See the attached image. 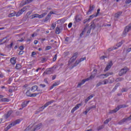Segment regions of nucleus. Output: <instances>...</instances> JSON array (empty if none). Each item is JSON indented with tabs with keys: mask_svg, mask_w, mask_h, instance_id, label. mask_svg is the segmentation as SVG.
Here are the masks:
<instances>
[{
	"mask_svg": "<svg viewBox=\"0 0 131 131\" xmlns=\"http://www.w3.org/2000/svg\"><path fill=\"white\" fill-rule=\"evenodd\" d=\"M126 107H127V105L126 104H120L119 105H118L117 107L115 108V109L113 110H110L108 113L110 114L116 113V112H117V111H118L120 109H121V108H126Z\"/></svg>",
	"mask_w": 131,
	"mask_h": 131,
	"instance_id": "obj_1",
	"label": "nucleus"
},
{
	"mask_svg": "<svg viewBox=\"0 0 131 131\" xmlns=\"http://www.w3.org/2000/svg\"><path fill=\"white\" fill-rule=\"evenodd\" d=\"M56 68H57V67L56 66H54L52 68L47 69L44 73H46V74H52L54 73V71H55V69H56Z\"/></svg>",
	"mask_w": 131,
	"mask_h": 131,
	"instance_id": "obj_2",
	"label": "nucleus"
},
{
	"mask_svg": "<svg viewBox=\"0 0 131 131\" xmlns=\"http://www.w3.org/2000/svg\"><path fill=\"white\" fill-rule=\"evenodd\" d=\"M47 14H48V12L43 13L41 15H39L38 14H34L32 15V19H33L34 18H39V19H41V18H43V17H45Z\"/></svg>",
	"mask_w": 131,
	"mask_h": 131,
	"instance_id": "obj_3",
	"label": "nucleus"
},
{
	"mask_svg": "<svg viewBox=\"0 0 131 131\" xmlns=\"http://www.w3.org/2000/svg\"><path fill=\"white\" fill-rule=\"evenodd\" d=\"M21 120L19 119L16 120L15 121L11 123L10 124H9L7 127V129H10V128L12 127V126H14V125H16V124H19L20 123Z\"/></svg>",
	"mask_w": 131,
	"mask_h": 131,
	"instance_id": "obj_4",
	"label": "nucleus"
},
{
	"mask_svg": "<svg viewBox=\"0 0 131 131\" xmlns=\"http://www.w3.org/2000/svg\"><path fill=\"white\" fill-rule=\"evenodd\" d=\"M129 30H131V23L125 27L124 31L123 32L122 36H126V33L128 32Z\"/></svg>",
	"mask_w": 131,
	"mask_h": 131,
	"instance_id": "obj_5",
	"label": "nucleus"
},
{
	"mask_svg": "<svg viewBox=\"0 0 131 131\" xmlns=\"http://www.w3.org/2000/svg\"><path fill=\"white\" fill-rule=\"evenodd\" d=\"M127 70L128 69L127 67H124V68L122 69L119 72V76H122V75H124L127 72Z\"/></svg>",
	"mask_w": 131,
	"mask_h": 131,
	"instance_id": "obj_6",
	"label": "nucleus"
},
{
	"mask_svg": "<svg viewBox=\"0 0 131 131\" xmlns=\"http://www.w3.org/2000/svg\"><path fill=\"white\" fill-rule=\"evenodd\" d=\"M78 54V53H77V52H76L73 54V56L71 58L69 61V65H70V64H71L72 63H73V61L76 60V58H77Z\"/></svg>",
	"mask_w": 131,
	"mask_h": 131,
	"instance_id": "obj_7",
	"label": "nucleus"
},
{
	"mask_svg": "<svg viewBox=\"0 0 131 131\" xmlns=\"http://www.w3.org/2000/svg\"><path fill=\"white\" fill-rule=\"evenodd\" d=\"M97 22H98L97 19H94L93 21H92L90 26V28L91 29H95L96 27Z\"/></svg>",
	"mask_w": 131,
	"mask_h": 131,
	"instance_id": "obj_8",
	"label": "nucleus"
},
{
	"mask_svg": "<svg viewBox=\"0 0 131 131\" xmlns=\"http://www.w3.org/2000/svg\"><path fill=\"white\" fill-rule=\"evenodd\" d=\"M85 59H86L85 57H83L78 60H77L75 63L74 64V66L72 67V68H73V67H76V66H77V65H78V64H79L80 62H82V61H84Z\"/></svg>",
	"mask_w": 131,
	"mask_h": 131,
	"instance_id": "obj_9",
	"label": "nucleus"
},
{
	"mask_svg": "<svg viewBox=\"0 0 131 131\" xmlns=\"http://www.w3.org/2000/svg\"><path fill=\"white\" fill-rule=\"evenodd\" d=\"M12 113H13V111L12 110L8 111L7 113L4 115V118L5 119H8L9 117L11 116V115L12 114Z\"/></svg>",
	"mask_w": 131,
	"mask_h": 131,
	"instance_id": "obj_10",
	"label": "nucleus"
},
{
	"mask_svg": "<svg viewBox=\"0 0 131 131\" xmlns=\"http://www.w3.org/2000/svg\"><path fill=\"white\" fill-rule=\"evenodd\" d=\"M82 106V103H79L77 104L72 110H71V113H74L75 111H76L78 108H79L80 106Z\"/></svg>",
	"mask_w": 131,
	"mask_h": 131,
	"instance_id": "obj_11",
	"label": "nucleus"
},
{
	"mask_svg": "<svg viewBox=\"0 0 131 131\" xmlns=\"http://www.w3.org/2000/svg\"><path fill=\"white\" fill-rule=\"evenodd\" d=\"M113 65V63L112 62V61H111L108 63V65L106 67L105 69H104V72H106V71H108L111 67H112V66Z\"/></svg>",
	"mask_w": 131,
	"mask_h": 131,
	"instance_id": "obj_12",
	"label": "nucleus"
},
{
	"mask_svg": "<svg viewBox=\"0 0 131 131\" xmlns=\"http://www.w3.org/2000/svg\"><path fill=\"white\" fill-rule=\"evenodd\" d=\"M52 14H54V12L53 11H51L48 15L45 17V22H47V21H49L50 20V18H51V16H52Z\"/></svg>",
	"mask_w": 131,
	"mask_h": 131,
	"instance_id": "obj_13",
	"label": "nucleus"
},
{
	"mask_svg": "<svg viewBox=\"0 0 131 131\" xmlns=\"http://www.w3.org/2000/svg\"><path fill=\"white\" fill-rule=\"evenodd\" d=\"M95 9V6L90 5L89 11L87 12V15H90L92 13V11H94Z\"/></svg>",
	"mask_w": 131,
	"mask_h": 131,
	"instance_id": "obj_14",
	"label": "nucleus"
},
{
	"mask_svg": "<svg viewBox=\"0 0 131 131\" xmlns=\"http://www.w3.org/2000/svg\"><path fill=\"white\" fill-rule=\"evenodd\" d=\"M40 127H41V123H39L35 126L34 127V131L38 130V129H40Z\"/></svg>",
	"mask_w": 131,
	"mask_h": 131,
	"instance_id": "obj_15",
	"label": "nucleus"
},
{
	"mask_svg": "<svg viewBox=\"0 0 131 131\" xmlns=\"http://www.w3.org/2000/svg\"><path fill=\"white\" fill-rule=\"evenodd\" d=\"M121 14H122V12H118L115 14V19H118L120 16H121Z\"/></svg>",
	"mask_w": 131,
	"mask_h": 131,
	"instance_id": "obj_16",
	"label": "nucleus"
},
{
	"mask_svg": "<svg viewBox=\"0 0 131 131\" xmlns=\"http://www.w3.org/2000/svg\"><path fill=\"white\" fill-rule=\"evenodd\" d=\"M75 20L77 22H80L81 21V16L80 15H77L75 17Z\"/></svg>",
	"mask_w": 131,
	"mask_h": 131,
	"instance_id": "obj_17",
	"label": "nucleus"
},
{
	"mask_svg": "<svg viewBox=\"0 0 131 131\" xmlns=\"http://www.w3.org/2000/svg\"><path fill=\"white\" fill-rule=\"evenodd\" d=\"M37 90H38V86H37V85H34L32 86L31 91H32V92H36Z\"/></svg>",
	"mask_w": 131,
	"mask_h": 131,
	"instance_id": "obj_18",
	"label": "nucleus"
},
{
	"mask_svg": "<svg viewBox=\"0 0 131 131\" xmlns=\"http://www.w3.org/2000/svg\"><path fill=\"white\" fill-rule=\"evenodd\" d=\"M85 81H86L85 79L82 80L81 82H80L78 84L77 87L80 88V86H81V85H82V84H84V82H85Z\"/></svg>",
	"mask_w": 131,
	"mask_h": 131,
	"instance_id": "obj_19",
	"label": "nucleus"
},
{
	"mask_svg": "<svg viewBox=\"0 0 131 131\" xmlns=\"http://www.w3.org/2000/svg\"><path fill=\"white\" fill-rule=\"evenodd\" d=\"M10 62L12 65H15L16 64V58L15 57H12L10 59Z\"/></svg>",
	"mask_w": 131,
	"mask_h": 131,
	"instance_id": "obj_20",
	"label": "nucleus"
},
{
	"mask_svg": "<svg viewBox=\"0 0 131 131\" xmlns=\"http://www.w3.org/2000/svg\"><path fill=\"white\" fill-rule=\"evenodd\" d=\"M92 98H94V95H91L90 96H89L85 100V103L86 104V103H88V102H89V101H90V100H91V99H92Z\"/></svg>",
	"mask_w": 131,
	"mask_h": 131,
	"instance_id": "obj_21",
	"label": "nucleus"
},
{
	"mask_svg": "<svg viewBox=\"0 0 131 131\" xmlns=\"http://www.w3.org/2000/svg\"><path fill=\"white\" fill-rule=\"evenodd\" d=\"M28 103H29V101H25V102H23V103L21 104V106L23 107V108L26 107L27 106V104H28Z\"/></svg>",
	"mask_w": 131,
	"mask_h": 131,
	"instance_id": "obj_22",
	"label": "nucleus"
},
{
	"mask_svg": "<svg viewBox=\"0 0 131 131\" xmlns=\"http://www.w3.org/2000/svg\"><path fill=\"white\" fill-rule=\"evenodd\" d=\"M94 78H95V76H94L93 75H91L89 78H87L85 79L86 80V81H89V80L94 79Z\"/></svg>",
	"mask_w": 131,
	"mask_h": 131,
	"instance_id": "obj_23",
	"label": "nucleus"
},
{
	"mask_svg": "<svg viewBox=\"0 0 131 131\" xmlns=\"http://www.w3.org/2000/svg\"><path fill=\"white\" fill-rule=\"evenodd\" d=\"M54 100H51L45 104V107H48L49 105H51V104H52V103H54Z\"/></svg>",
	"mask_w": 131,
	"mask_h": 131,
	"instance_id": "obj_24",
	"label": "nucleus"
},
{
	"mask_svg": "<svg viewBox=\"0 0 131 131\" xmlns=\"http://www.w3.org/2000/svg\"><path fill=\"white\" fill-rule=\"evenodd\" d=\"M21 68L22 66L20 64L18 63L16 64L15 69H21Z\"/></svg>",
	"mask_w": 131,
	"mask_h": 131,
	"instance_id": "obj_25",
	"label": "nucleus"
},
{
	"mask_svg": "<svg viewBox=\"0 0 131 131\" xmlns=\"http://www.w3.org/2000/svg\"><path fill=\"white\" fill-rule=\"evenodd\" d=\"M129 118L123 119L122 120H121V121L119 122V123H120V124H121L122 123H123L124 122H125V121H127V120H128Z\"/></svg>",
	"mask_w": 131,
	"mask_h": 131,
	"instance_id": "obj_26",
	"label": "nucleus"
},
{
	"mask_svg": "<svg viewBox=\"0 0 131 131\" xmlns=\"http://www.w3.org/2000/svg\"><path fill=\"white\" fill-rule=\"evenodd\" d=\"M123 42H124V40H122L121 42H119V43H118L117 44V47L119 48V47H121V46L122 45V43H123Z\"/></svg>",
	"mask_w": 131,
	"mask_h": 131,
	"instance_id": "obj_27",
	"label": "nucleus"
},
{
	"mask_svg": "<svg viewBox=\"0 0 131 131\" xmlns=\"http://www.w3.org/2000/svg\"><path fill=\"white\" fill-rule=\"evenodd\" d=\"M9 101L10 99L8 98H2L1 99V102H9Z\"/></svg>",
	"mask_w": 131,
	"mask_h": 131,
	"instance_id": "obj_28",
	"label": "nucleus"
},
{
	"mask_svg": "<svg viewBox=\"0 0 131 131\" xmlns=\"http://www.w3.org/2000/svg\"><path fill=\"white\" fill-rule=\"evenodd\" d=\"M104 127H105V126H104V125L99 126L97 127V130H101V129H103V128H104Z\"/></svg>",
	"mask_w": 131,
	"mask_h": 131,
	"instance_id": "obj_29",
	"label": "nucleus"
},
{
	"mask_svg": "<svg viewBox=\"0 0 131 131\" xmlns=\"http://www.w3.org/2000/svg\"><path fill=\"white\" fill-rule=\"evenodd\" d=\"M5 38H7V37H6L5 38H3V39H0V45H4V43H6V42H7V41H5L3 42H2Z\"/></svg>",
	"mask_w": 131,
	"mask_h": 131,
	"instance_id": "obj_30",
	"label": "nucleus"
},
{
	"mask_svg": "<svg viewBox=\"0 0 131 131\" xmlns=\"http://www.w3.org/2000/svg\"><path fill=\"white\" fill-rule=\"evenodd\" d=\"M124 79L123 78H118L117 79H116V81L117 82H118L119 81H122V80H123Z\"/></svg>",
	"mask_w": 131,
	"mask_h": 131,
	"instance_id": "obj_31",
	"label": "nucleus"
},
{
	"mask_svg": "<svg viewBox=\"0 0 131 131\" xmlns=\"http://www.w3.org/2000/svg\"><path fill=\"white\" fill-rule=\"evenodd\" d=\"M14 16H16V12H13L8 15V17H14Z\"/></svg>",
	"mask_w": 131,
	"mask_h": 131,
	"instance_id": "obj_32",
	"label": "nucleus"
},
{
	"mask_svg": "<svg viewBox=\"0 0 131 131\" xmlns=\"http://www.w3.org/2000/svg\"><path fill=\"white\" fill-rule=\"evenodd\" d=\"M55 32L56 34H60V29H59V27H56L55 30Z\"/></svg>",
	"mask_w": 131,
	"mask_h": 131,
	"instance_id": "obj_33",
	"label": "nucleus"
},
{
	"mask_svg": "<svg viewBox=\"0 0 131 131\" xmlns=\"http://www.w3.org/2000/svg\"><path fill=\"white\" fill-rule=\"evenodd\" d=\"M22 14L23 13L19 10L15 15L16 17H19V16H20V15H22Z\"/></svg>",
	"mask_w": 131,
	"mask_h": 131,
	"instance_id": "obj_34",
	"label": "nucleus"
},
{
	"mask_svg": "<svg viewBox=\"0 0 131 131\" xmlns=\"http://www.w3.org/2000/svg\"><path fill=\"white\" fill-rule=\"evenodd\" d=\"M32 2H33V0H26L25 5H26V4H30V3H32Z\"/></svg>",
	"mask_w": 131,
	"mask_h": 131,
	"instance_id": "obj_35",
	"label": "nucleus"
},
{
	"mask_svg": "<svg viewBox=\"0 0 131 131\" xmlns=\"http://www.w3.org/2000/svg\"><path fill=\"white\" fill-rule=\"evenodd\" d=\"M102 82H104L102 84H107V83L109 82V80H108V79H105L104 80L102 81Z\"/></svg>",
	"mask_w": 131,
	"mask_h": 131,
	"instance_id": "obj_36",
	"label": "nucleus"
},
{
	"mask_svg": "<svg viewBox=\"0 0 131 131\" xmlns=\"http://www.w3.org/2000/svg\"><path fill=\"white\" fill-rule=\"evenodd\" d=\"M102 82H104L102 84H107V83L109 82V80H108V79H105L104 80L102 81Z\"/></svg>",
	"mask_w": 131,
	"mask_h": 131,
	"instance_id": "obj_37",
	"label": "nucleus"
},
{
	"mask_svg": "<svg viewBox=\"0 0 131 131\" xmlns=\"http://www.w3.org/2000/svg\"><path fill=\"white\" fill-rule=\"evenodd\" d=\"M87 28H85L84 29V30L81 32V33L80 34V37H82V35H83V33H84V32L86 30Z\"/></svg>",
	"mask_w": 131,
	"mask_h": 131,
	"instance_id": "obj_38",
	"label": "nucleus"
},
{
	"mask_svg": "<svg viewBox=\"0 0 131 131\" xmlns=\"http://www.w3.org/2000/svg\"><path fill=\"white\" fill-rule=\"evenodd\" d=\"M97 16L96 14H93L92 15L90 16L89 19H90V20H92L93 18H95V17H97Z\"/></svg>",
	"mask_w": 131,
	"mask_h": 131,
	"instance_id": "obj_39",
	"label": "nucleus"
},
{
	"mask_svg": "<svg viewBox=\"0 0 131 131\" xmlns=\"http://www.w3.org/2000/svg\"><path fill=\"white\" fill-rule=\"evenodd\" d=\"M97 77H98V78H105V77H104V74H100L98 76H97Z\"/></svg>",
	"mask_w": 131,
	"mask_h": 131,
	"instance_id": "obj_40",
	"label": "nucleus"
},
{
	"mask_svg": "<svg viewBox=\"0 0 131 131\" xmlns=\"http://www.w3.org/2000/svg\"><path fill=\"white\" fill-rule=\"evenodd\" d=\"M90 20H91V18H86L83 20V23L84 24H85L86 22H89V21H90Z\"/></svg>",
	"mask_w": 131,
	"mask_h": 131,
	"instance_id": "obj_41",
	"label": "nucleus"
},
{
	"mask_svg": "<svg viewBox=\"0 0 131 131\" xmlns=\"http://www.w3.org/2000/svg\"><path fill=\"white\" fill-rule=\"evenodd\" d=\"M108 58L107 56H102L100 57V60H104V59Z\"/></svg>",
	"mask_w": 131,
	"mask_h": 131,
	"instance_id": "obj_42",
	"label": "nucleus"
},
{
	"mask_svg": "<svg viewBox=\"0 0 131 131\" xmlns=\"http://www.w3.org/2000/svg\"><path fill=\"white\" fill-rule=\"evenodd\" d=\"M111 121V118H108V119H106V120L104 121V123H105V124H107L109 122V121Z\"/></svg>",
	"mask_w": 131,
	"mask_h": 131,
	"instance_id": "obj_43",
	"label": "nucleus"
},
{
	"mask_svg": "<svg viewBox=\"0 0 131 131\" xmlns=\"http://www.w3.org/2000/svg\"><path fill=\"white\" fill-rule=\"evenodd\" d=\"M26 94L27 96V97H31V93L29 91H27L26 92Z\"/></svg>",
	"mask_w": 131,
	"mask_h": 131,
	"instance_id": "obj_44",
	"label": "nucleus"
},
{
	"mask_svg": "<svg viewBox=\"0 0 131 131\" xmlns=\"http://www.w3.org/2000/svg\"><path fill=\"white\" fill-rule=\"evenodd\" d=\"M60 82L58 81V82H55L53 84V86H57V85H59Z\"/></svg>",
	"mask_w": 131,
	"mask_h": 131,
	"instance_id": "obj_45",
	"label": "nucleus"
},
{
	"mask_svg": "<svg viewBox=\"0 0 131 131\" xmlns=\"http://www.w3.org/2000/svg\"><path fill=\"white\" fill-rule=\"evenodd\" d=\"M51 49H52V46H47L45 51H48L49 50H51Z\"/></svg>",
	"mask_w": 131,
	"mask_h": 131,
	"instance_id": "obj_46",
	"label": "nucleus"
},
{
	"mask_svg": "<svg viewBox=\"0 0 131 131\" xmlns=\"http://www.w3.org/2000/svg\"><path fill=\"white\" fill-rule=\"evenodd\" d=\"M103 84V83L102 82H99L97 84H96V88H98L100 86V85H102Z\"/></svg>",
	"mask_w": 131,
	"mask_h": 131,
	"instance_id": "obj_47",
	"label": "nucleus"
},
{
	"mask_svg": "<svg viewBox=\"0 0 131 131\" xmlns=\"http://www.w3.org/2000/svg\"><path fill=\"white\" fill-rule=\"evenodd\" d=\"M106 74V76H107V77H108V76H110V75H113V72H111V73L107 72Z\"/></svg>",
	"mask_w": 131,
	"mask_h": 131,
	"instance_id": "obj_48",
	"label": "nucleus"
},
{
	"mask_svg": "<svg viewBox=\"0 0 131 131\" xmlns=\"http://www.w3.org/2000/svg\"><path fill=\"white\" fill-rule=\"evenodd\" d=\"M96 105H95L89 107V108L90 109V110H92V109H96Z\"/></svg>",
	"mask_w": 131,
	"mask_h": 131,
	"instance_id": "obj_49",
	"label": "nucleus"
},
{
	"mask_svg": "<svg viewBox=\"0 0 131 131\" xmlns=\"http://www.w3.org/2000/svg\"><path fill=\"white\" fill-rule=\"evenodd\" d=\"M57 60V54H55L53 57V62H55Z\"/></svg>",
	"mask_w": 131,
	"mask_h": 131,
	"instance_id": "obj_50",
	"label": "nucleus"
},
{
	"mask_svg": "<svg viewBox=\"0 0 131 131\" xmlns=\"http://www.w3.org/2000/svg\"><path fill=\"white\" fill-rule=\"evenodd\" d=\"M26 10V8L24 7L22 8L21 10H20L19 11L23 13L24 12H25Z\"/></svg>",
	"mask_w": 131,
	"mask_h": 131,
	"instance_id": "obj_51",
	"label": "nucleus"
},
{
	"mask_svg": "<svg viewBox=\"0 0 131 131\" xmlns=\"http://www.w3.org/2000/svg\"><path fill=\"white\" fill-rule=\"evenodd\" d=\"M13 45H14V43L11 42L10 45L8 46V48H12V47H13Z\"/></svg>",
	"mask_w": 131,
	"mask_h": 131,
	"instance_id": "obj_52",
	"label": "nucleus"
},
{
	"mask_svg": "<svg viewBox=\"0 0 131 131\" xmlns=\"http://www.w3.org/2000/svg\"><path fill=\"white\" fill-rule=\"evenodd\" d=\"M56 27V24L53 23L52 25V28L53 29H55V28Z\"/></svg>",
	"mask_w": 131,
	"mask_h": 131,
	"instance_id": "obj_53",
	"label": "nucleus"
},
{
	"mask_svg": "<svg viewBox=\"0 0 131 131\" xmlns=\"http://www.w3.org/2000/svg\"><path fill=\"white\" fill-rule=\"evenodd\" d=\"M19 49L21 51H23V50H24V47L23 46H21L19 47Z\"/></svg>",
	"mask_w": 131,
	"mask_h": 131,
	"instance_id": "obj_54",
	"label": "nucleus"
},
{
	"mask_svg": "<svg viewBox=\"0 0 131 131\" xmlns=\"http://www.w3.org/2000/svg\"><path fill=\"white\" fill-rule=\"evenodd\" d=\"M124 92H127V89L125 88H123L122 89V93H124Z\"/></svg>",
	"mask_w": 131,
	"mask_h": 131,
	"instance_id": "obj_55",
	"label": "nucleus"
},
{
	"mask_svg": "<svg viewBox=\"0 0 131 131\" xmlns=\"http://www.w3.org/2000/svg\"><path fill=\"white\" fill-rule=\"evenodd\" d=\"M39 86H40L41 88H46V84H40Z\"/></svg>",
	"mask_w": 131,
	"mask_h": 131,
	"instance_id": "obj_56",
	"label": "nucleus"
},
{
	"mask_svg": "<svg viewBox=\"0 0 131 131\" xmlns=\"http://www.w3.org/2000/svg\"><path fill=\"white\" fill-rule=\"evenodd\" d=\"M68 27L69 28H71V27H72V23H70L69 24Z\"/></svg>",
	"mask_w": 131,
	"mask_h": 131,
	"instance_id": "obj_57",
	"label": "nucleus"
},
{
	"mask_svg": "<svg viewBox=\"0 0 131 131\" xmlns=\"http://www.w3.org/2000/svg\"><path fill=\"white\" fill-rule=\"evenodd\" d=\"M36 97V93L31 94V97Z\"/></svg>",
	"mask_w": 131,
	"mask_h": 131,
	"instance_id": "obj_58",
	"label": "nucleus"
},
{
	"mask_svg": "<svg viewBox=\"0 0 131 131\" xmlns=\"http://www.w3.org/2000/svg\"><path fill=\"white\" fill-rule=\"evenodd\" d=\"M100 9H98L97 10V13H96V16H98L99 13H100Z\"/></svg>",
	"mask_w": 131,
	"mask_h": 131,
	"instance_id": "obj_59",
	"label": "nucleus"
},
{
	"mask_svg": "<svg viewBox=\"0 0 131 131\" xmlns=\"http://www.w3.org/2000/svg\"><path fill=\"white\" fill-rule=\"evenodd\" d=\"M91 30H92V29H91V28H90V29H88V30L87 31V34H90V33H91Z\"/></svg>",
	"mask_w": 131,
	"mask_h": 131,
	"instance_id": "obj_60",
	"label": "nucleus"
},
{
	"mask_svg": "<svg viewBox=\"0 0 131 131\" xmlns=\"http://www.w3.org/2000/svg\"><path fill=\"white\" fill-rule=\"evenodd\" d=\"M56 77H57V75H53L52 76V80L56 79Z\"/></svg>",
	"mask_w": 131,
	"mask_h": 131,
	"instance_id": "obj_61",
	"label": "nucleus"
},
{
	"mask_svg": "<svg viewBox=\"0 0 131 131\" xmlns=\"http://www.w3.org/2000/svg\"><path fill=\"white\" fill-rule=\"evenodd\" d=\"M130 3H131V0H126L125 1L126 4H130Z\"/></svg>",
	"mask_w": 131,
	"mask_h": 131,
	"instance_id": "obj_62",
	"label": "nucleus"
},
{
	"mask_svg": "<svg viewBox=\"0 0 131 131\" xmlns=\"http://www.w3.org/2000/svg\"><path fill=\"white\" fill-rule=\"evenodd\" d=\"M24 53V51H19L18 55H23V53Z\"/></svg>",
	"mask_w": 131,
	"mask_h": 131,
	"instance_id": "obj_63",
	"label": "nucleus"
},
{
	"mask_svg": "<svg viewBox=\"0 0 131 131\" xmlns=\"http://www.w3.org/2000/svg\"><path fill=\"white\" fill-rule=\"evenodd\" d=\"M41 61L42 62H46V61H47V58H42Z\"/></svg>",
	"mask_w": 131,
	"mask_h": 131,
	"instance_id": "obj_64",
	"label": "nucleus"
}]
</instances>
